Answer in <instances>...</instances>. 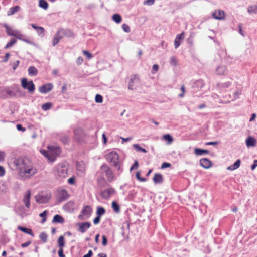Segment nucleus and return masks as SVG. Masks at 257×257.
Instances as JSON below:
<instances>
[{
  "instance_id": "nucleus-43",
  "label": "nucleus",
  "mask_w": 257,
  "mask_h": 257,
  "mask_svg": "<svg viewBox=\"0 0 257 257\" xmlns=\"http://www.w3.org/2000/svg\"><path fill=\"white\" fill-rule=\"evenodd\" d=\"M163 137L164 140L168 141V144H171L173 141V138L169 134L164 135Z\"/></svg>"
},
{
  "instance_id": "nucleus-55",
  "label": "nucleus",
  "mask_w": 257,
  "mask_h": 257,
  "mask_svg": "<svg viewBox=\"0 0 257 257\" xmlns=\"http://www.w3.org/2000/svg\"><path fill=\"white\" fill-rule=\"evenodd\" d=\"M6 157L5 153L3 151H0V162L3 161Z\"/></svg>"
},
{
  "instance_id": "nucleus-20",
  "label": "nucleus",
  "mask_w": 257,
  "mask_h": 257,
  "mask_svg": "<svg viewBox=\"0 0 257 257\" xmlns=\"http://www.w3.org/2000/svg\"><path fill=\"white\" fill-rule=\"evenodd\" d=\"M246 145L247 147H253L255 145L256 140L251 136H249L245 141Z\"/></svg>"
},
{
  "instance_id": "nucleus-9",
  "label": "nucleus",
  "mask_w": 257,
  "mask_h": 257,
  "mask_svg": "<svg viewBox=\"0 0 257 257\" xmlns=\"http://www.w3.org/2000/svg\"><path fill=\"white\" fill-rule=\"evenodd\" d=\"M115 192V191L114 189L110 187L101 191L100 192V195L103 199H108L114 194Z\"/></svg>"
},
{
  "instance_id": "nucleus-28",
  "label": "nucleus",
  "mask_w": 257,
  "mask_h": 257,
  "mask_svg": "<svg viewBox=\"0 0 257 257\" xmlns=\"http://www.w3.org/2000/svg\"><path fill=\"white\" fill-rule=\"evenodd\" d=\"M20 10V7L19 6H16L12 7L10 9L7 13L8 16L14 15L16 13L18 12Z\"/></svg>"
},
{
  "instance_id": "nucleus-11",
  "label": "nucleus",
  "mask_w": 257,
  "mask_h": 257,
  "mask_svg": "<svg viewBox=\"0 0 257 257\" xmlns=\"http://www.w3.org/2000/svg\"><path fill=\"white\" fill-rule=\"evenodd\" d=\"M74 134L75 139L78 141H81L85 137V133L81 128H76L74 130Z\"/></svg>"
},
{
  "instance_id": "nucleus-8",
  "label": "nucleus",
  "mask_w": 257,
  "mask_h": 257,
  "mask_svg": "<svg viewBox=\"0 0 257 257\" xmlns=\"http://www.w3.org/2000/svg\"><path fill=\"white\" fill-rule=\"evenodd\" d=\"M92 212V208L90 206H85L83 207L81 211L80 214L78 216V218L80 220L83 219L84 216H86L87 218H89Z\"/></svg>"
},
{
  "instance_id": "nucleus-10",
  "label": "nucleus",
  "mask_w": 257,
  "mask_h": 257,
  "mask_svg": "<svg viewBox=\"0 0 257 257\" xmlns=\"http://www.w3.org/2000/svg\"><path fill=\"white\" fill-rule=\"evenodd\" d=\"M139 83V79L137 75H135L130 80L128 88L133 90L136 89L137 86Z\"/></svg>"
},
{
  "instance_id": "nucleus-18",
  "label": "nucleus",
  "mask_w": 257,
  "mask_h": 257,
  "mask_svg": "<svg viewBox=\"0 0 257 257\" xmlns=\"http://www.w3.org/2000/svg\"><path fill=\"white\" fill-rule=\"evenodd\" d=\"M63 37L62 36V35L61 34V32H60V30H59L56 34H55L53 39V42L52 45L53 46L56 45L59 42V41L62 39Z\"/></svg>"
},
{
  "instance_id": "nucleus-35",
  "label": "nucleus",
  "mask_w": 257,
  "mask_h": 257,
  "mask_svg": "<svg viewBox=\"0 0 257 257\" xmlns=\"http://www.w3.org/2000/svg\"><path fill=\"white\" fill-rule=\"evenodd\" d=\"M58 245L59 248H63L65 246L64 236H60L58 239Z\"/></svg>"
},
{
  "instance_id": "nucleus-19",
  "label": "nucleus",
  "mask_w": 257,
  "mask_h": 257,
  "mask_svg": "<svg viewBox=\"0 0 257 257\" xmlns=\"http://www.w3.org/2000/svg\"><path fill=\"white\" fill-rule=\"evenodd\" d=\"M200 165L203 168L208 169L211 167V162L207 158H203L200 160Z\"/></svg>"
},
{
  "instance_id": "nucleus-4",
  "label": "nucleus",
  "mask_w": 257,
  "mask_h": 257,
  "mask_svg": "<svg viewBox=\"0 0 257 257\" xmlns=\"http://www.w3.org/2000/svg\"><path fill=\"white\" fill-rule=\"evenodd\" d=\"M20 172L26 176H31L35 175L37 172V170L32 165L29 160V163H27L26 165L24 166Z\"/></svg>"
},
{
  "instance_id": "nucleus-46",
  "label": "nucleus",
  "mask_w": 257,
  "mask_h": 257,
  "mask_svg": "<svg viewBox=\"0 0 257 257\" xmlns=\"http://www.w3.org/2000/svg\"><path fill=\"white\" fill-rule=\"evenodd\" d=\"M170 65L172 66H176L177 64V60L174 56H172L170 58Z\"/></svg>"
},
{
  "instance_id": "nucleus-21",
  "label": "nucleus",
  "mask_w": 257,
  "mask_h": 257,
  "mask_svg": "<svg viewBox=\"0 0 257 257\" xmlns=\"http://www.w3.org/2000/svg\"><path fill=\"white\" fill-rule=\"evenodd\" d=\"M240 164H241L240 160L237 159L233 164L228 166L227 168V170H230V171L234 170L239 167Z\"/></svg>"
},
{
  "instance_id": "nucleus-12",
  "label": "nucleus",
  "mask_w": 257,
  "mask_h": 257,
  "mask_svg": "<svg viewBox=\"0 0 257 257\" xmlns=\"http://www.w3.org/2000/svg\"><path fill=\"white\" fill-rule=\"evenodd\" d=\"M53 85L52 83H47L39 88V91L41 93H47L52 90Z\"/></svg>"
},
{
  "instance_id": "nucleus-39",
  "label": "nucleus",
  "mask_w": 257,
  "mask_h": 257,
  "mask_svg": "<svg viewBox=\"0 0 257 257\" xmlns=\"http://www.w3.org/2000/svg\"><path fill=\"white\" fill-rule=\"evenodd\" d=\"M231 85V82H226L223 83H219L218 84V87L220 88H228Z\"/></svg>"
},
{
  "instance_id": "nucleus-50",
  "label": "nucleus",
  "mask_w": 257,
  "mask_h": 257,
  "mask_svg": "<svg viewBox=\"0 0 257 257\" xmlns=\"http://www.w3.org/2000/svg\"><path fill=\"white\" fill-rule=\"evenodd\" d=\"M136 178L137 179L141 181V182H144V181H146V179L145 178H142V177H140V174L139 172H138L137 173H136Z\"/></svg>"
},
{
  "instance_id": "nucleus-53",
  "label": "nucleus",
  "mask_w": 257,
  "mask_h": 257,
  "mask_svg": "<svg viewBox=\"0 0 257 257\" xmlns=\"http://www.w3.org/2000/svg\"><path fill=\"white\" fill-rule=\"evenodd\" d=\"M139 166L137 160H136L134 163V164L131 166L130 168V171H132L134 169H137Z\"/></svg>"
},
{
  "instance_id": "nucleus-2",
  "label": "nucleus",
  "mask_w": 257,
  "mask_h": 257,
  "mask_svg": "<svg viewBox=\"0 0 257 257\" xmlns=\"http://www.w3.org/2000/svg\"><path fill=\"white\" fill-rule=\"evenodd\" d=\"M29 163V159L23 157H15L13 159L12 165L14 167V169L19 170V171L24 165H26Z\"/></svg>"
},
{
  "instance_id": "nucleus-42",
  "label": "nucleus",
  "mask_w": 257,
  "mask_h": 257,
  "mask_svg": "<svg viewBox=\"0 0 257 257\" xmlns=\"http://www.w3.org/2000/svg\"><path fill=\"white\" fill-rule=\"evenodd\" d=\"M39 238L43 242H46L47 239V235L45 232H42L40 234Z\"/></svg>"
},
{
  "instance_id": "nucleus-57",
  "label": "nucleus",
  "mask_w": 257,
  "mask_h": 257,
  "mask_svg": "<svg viewBox=\"0 0 257 257\" xmlns=\"http://www.w3.org/2000/svg\"><path fill=\"white\" fill-rule=\"evenodd\" d=\"M184 33L182 32L181 34L177 35L176 38L179 40H182L184 39Z\"/></svg>"
},
{
  "instance_id": "nucleus-24",
  "label": "nucleus",
  "mask_w": 257,
  "mask_h": 257,
  "mask_svg": "<svg viewBox=\"0 0 257 257\" xmlns=\"http://www.w3.org/2000/svg\"><path fill=\"white\" fill-rule=\"evenodd\" d=\"M65 222L64 219L60 215H55L53 219L52 222L63 224Z\"/></svg>"
},
{
  "instance_id": "nucleus-49",
  "label": "nucleus",
  "mask_w": 257,
  "mask_h": 257,
  "mask_svg": "<svg viewBox=\"0 0 257 257\" xmlns=\"http://www.w3.org/2000/svg\"><path fill=\"white\" fill-rule=\"evenodd\" d=\"M155 0H146L144 2L143 4L145 5L151 6L154 4Z\"/></svg>"
},
{
  "instance_id": "nucleus-60",
  "label": "nucleus",
  "mask_w": 257,
  "mask_h": 257,
  "mask_svg": "<svg viewBox=\"0 0 257 257\" xmlns=\"http://www.w3.org/2000/svg\"><path fill=\"white\" fill-rule=\"evenodd\" d=\"M100 217H101L97 215V216L93 220V223L94 224H97L99 223L100 220Z\"/></svg>"
},
{
  "instance_id": "nucleus-32",
  "label": "nucleus",
  "mask_w": 257,
  "mask_h": 257,
  "mask_svg": "<svg viewBox=\"0 0 257 257\" xmlns=\"http://www.w3.org/2000/svg\"><path fill=\"white\" fill-rule=\"evenodd\" d=\"M247 12L249 14H256L257 13V5H251L248 7Z\"/></svg>"
},
{
  "instance_id": "nucleus-47",
  "label": "nucleus",
  "mask_w": 257,
  "mask_h": 257,
  "mask_svg": "<svg viewBox=\"0 0 257 257\" xmlns=\"http://www.w3.org/2000/svg\"><path fill=\"white\" fill-rule=\"evenodd\" d=\"M61 140L63 144H66L69 141V137L67 136H63L61 137Z\"/></svg>"
},
{
  "instance_id": "nucleus-52",
  "label": "nucleus",
  "mask_w": 257,
  "mask_h": 257,
  "mask_svg": "<svg viewBox=\"0 0 257 257\" xmlns=\"http://www.w3.org/2000/svg\"><path fill=\"white\" fill-rule=\"evenodd\" d=\"M102 244L103 246H106L107 244V238L106 236L105 235H102Z\"/></svg>"
},
{
  "instance_id": "nucleus-40",
  "label": "nucleus",
  "mask_w": 257,
  "mask_h": 257,
  "mask_svg": "<svg viewBox=\"0 0 257 257\" xmlns=\"http://www.w3.org/2000/svg\"><path fill=\"white\" fill-rule=\"evenodd\" d=\"M133 147L138 152H142L143 153L147 152V150L142 148L139 144H134Z\"/></svg>"
},
{
  "instance_id": "nucleus-37",
  "label": "nucleus",
  "mask_w": 257,
  "mask_h": 257,
  "mask_svg": "<svg viewBox=\"0 0 257 257\" xmlns=\"http://www.w3.org/2000/svg\"><path fill=\"white\" fill-rule=\"evenodd\" d=\"M17 42L16 39L11 38L10 41L5 46V49H7L14 45Z\"/></svg>"
},
{
  "instance_id": "nucleus-13",
  "label": "nucleus",
  "mask_w": 257,
  "mask_h": 257,
  "mask_svg": "<svg viewBox=\"0 0 257 257\" xmlns=\"http://www.w3.org/2000/svg\"><path fill=\"white\" fill-rule=\"evenodd\" d=\"M58 197L59 202H63L69 197L67 191L65 189H61L58 194Z\"/></svg>"
},
{
  "instance_id": "nucleus-58",
  "label": "nucleus",
  "mask_w": 257,
  "mask_h": 257,
  "mask_svg": "<svg viewBox=\"0 0 257 257\" xmlns=\"http://www.w3.org/2000/svg\"><path fill=\"white\" fill-rule=\"evenodd\" d=\"M58 255L59 257H65V254L63 253V248H59L58 250Z\"/></svg>"
},
{
  "instance_id": "nucleus-27",
  "label": "nucleus",
  "mask_w": 257,
  "mask_h": 257,
  "mask_svg": "<svg viewBox=\"0 0 257 257\" xmlns=\"http://www.w3.org/2000/svg\"><path fill=\"white\" fill-rule=\"evenodd\" d=\"M60 31L61 32L63 37L65 36L70 37L73 36V33L70 30L61 29Z\"/></svg>"
},
{
  "instance_id": "nucleus-14",
  "label": "nucleus",
  "mask_w": 257,
  "mask_h": 257,
  "mask_svg": "<svg viewBox=\"0 0 257 257\" xmlns=\"http://www.w3.org/2000/svg\"><path fill=\"white\" fill-rule=\"evenodd\" d=\"M79 226L78 230L81 233L85 232L91 226V224L89 222L78 223Z\"/></svg>"
},
{
  "instance_id": "nucleus-61",
  "label": "nucleus",
  "mask_w": 257,
  "mask_h": 257,
  "mask_svg": "<svg viewBox=\"0 0 257 257\" xmlns=\"http://www.w3.org/2000/svg\"><path fill=\"white\" fill-rule=\"evenodd\" d=\"M171 166V164L169 163L164 162L161 165V168L164 169Z\"/></svg>"
},
{
  "instance_id": "nucleus-44",
  "label": "nucleus",
  "mask_w": 257,
  "mask_h": 257,
  "mask_svg": "<svg viewBox=\"0 0 257 257\" xmlns=\"http://www.w3.org/2000/svg\"><path fill=\"white\" fill-rule=\"evenodd\" d=\"M95 100L97 103H102L103 101V97L100 94H96L95 96Z\"/></svg>"
},
{
  "instance_id": "nucleus-48",
  "label": "nucleus",
  "mask_w": 257,
  "mask_h": 257,
  "mask_svg": "<svg viewBox=\"0 0 257 257\" xmlns=\"http://www.w3.org/2000/svg\"><path fill=\"white\" fill-rule=\"evenodd\" d=\"M83 53L84 55L86 56L88 59H90L93 57L92 54L88 51L84 50Z\"/></svg>"
},
{
  "instance_id": "nucleus-25",
  "label": "nucleus",
  "mask_w": 257,
  "mask_h": 257,
  "mask_svg": "<svg viewBox=\"0 0 257 257\" xmlns=\"http://www.w3.org/2000/svg\"><path fill=\"white\" fill-rule=\"evenodd\" d=\"M204 83L202 80H198L194 83L193 87L199 90L204 86Z\"/></svg>"
},
{
  "instance_id": "nucleus-23",
  "label": "nucleus",
  "mask_w": 257,
  "mask_h": 257,
  "mask_svg": "<svg viewBox=\"0 0 257 257\" xmlns=\"http://www.w3.org/2000/svg\"><path fill=\"white\" fill-rule=\"evenodd\" d=\"M216 72L218 75H225L227 73V69L225 66H219L216 70Z\"/></svg>"
},
{
  "instance_id": "nucleus-36",
  "label": "nucleus",
  "mask_w": 257,
  "mask_h": 257,
  "mask_svg": "<svg viewBox=\"0 0 257 257\" xmlns=\"http://www.w3.org/2000/svg\"><path fill=\"white\" fill-rule=\"evenodd\" d=\"M39 6L44 10L48 8V4L45 0H39Z\"/></svg>"
},
{
  "instance_id": "nucleus-63",
  "label": "nucleus",
  "mask_w": 257,
  "mask_h": 257,
  "mask_svg": "<svg viewBox=\"0 0 257 257\" xmlns=\"http://www.w3.org/2000/svg\"><path fill=\"white\" fill-rule=\"evenodd\" d=\"M17 128L18 131H21L22 132H24L26 131V128L22 126L21 124H17Z\"/></svg>"
},
{
  "instance_id": "nucleus-3",
  "label": "nucleus",
  "mask_w": 257,
  "mask_h": 257,
  "mask_svg": "<svg viewBox=\"0 0 257 257\" xmlns=\"http://www.w3.org/2000/svg\"><path fill=\"white\" fill-rule=\"evenodd\" d=\"M68 165L66 162H61L56 166L57 175L59 177L65 178L68 175Z\"/></svg>"
},
{
  "instance_id": "nucleus-38",
  "label": "nucleus",
  "mask_w": 257,
  "mask_h": 257,
  "mask_svg": "<svg viewBox=\"0 0 257 257\" xmlns=\"http://www.w3.org/2000/svg\"><path fill=\"white\" fill-rule=\"evenodd\" d=\"M52 106V103L50 102H48V103H44L42 105V109L44 111H47V110L50 109Z\"/></svg>"
},
{
  "instance_id": "nucleus-51",
  "label": "nucleus",
  "mask_w": 257,
  "mask_h": 257,
  "mask_svg": "<svg viewBox=\"0 0 257 257\" xmlns=\"http://www.w3.org/2000/svg\"><path fill=\"white\" fill-rule=\"evenodd\" d=\"M36 31L38 35L40 36L41 34H43L44 33L45 29L42 27H39Z\"/></svg>"
},
{
  "instance_id": "nucleus-29",
  "label": "nucleus",
  "mask_w": 257,
  "mask_h": 257,
  "mask_svg": "<svg viewBox=\"0 0 257 257\" xmlns=\"http://www.w3.org/2000/svg\"><path fill=\"white\" fill-rule=\"evenodd\" d=\"M28 71L30 76H35L38 74V70L34 66H30Z\"/></svg>"
},
{
  "instance_id": "nucleus-62",
  "label": "nucleus",
  "mask_w": 257,
  "mask_h": 257,
  "mask_svg": "<svg viewBox=\"0 0 257 257\" xmlns=\"http://www.w3.org/2000/svg\"><path fill=\"white\" fill-rule=\"evenodd\" d=\"M180 45V43L179 42V40L175 38L174 41V46L176 49L179 47V46Z\"/></svg>"
},
{
  "instance_id": "nucleus-22",
  "label": "nucleus",
  "mask_w": 257,
  "mask_h": 257,
  "mask_svg": "<svg viewBox=\"0 0 257 257\" xmlns=\"http://www.w3.org/2000/svg\"><path fill=\"white\" fill-rule=\"evenodd\" d=\"M153 180L155 184H160L163 182V176L161 174H155Z\"/></svg>"
},
{
  "instance_id": "nucleus-41",
  "label": "nucleus",
  "mask_w": 257,
  "mask_h": 257,
  "mask_svg": "<svg viewBox=\"0 0 257 257\" xmlns=\"http://www.w3.org/2000/svg\"><path fill=\"white\" fill-rule=\"evenodd\" d=\"M48 213V211L46 210L39 214L40 217L42 218V223H44L46 221V216H47Z\"/></svg>"
},
{
  "instance_id": "nucleus-54",
  "label": "nucleus",
  "mask_w": 257,
  "mask_h": 257,
  "mask_svg": "<svg viewBox=\"0 0 257 257\" xmlns=\"http://www.w3.org/2000/svg\"><path fill=\"white\" fill-rule=\"evenodd\" d=\"M240 94H241V92H240V91H237L235 92L233 94V98H232V100L236 99L238 97V96L240 95Z\"/></svg>"
},
{
  "instance_id": "nucleus-33",
  "label": "nucleus",
  "mask_w": 257,
  "mask_h": 257,
  "mask_svg": "<svg viewBox=\"0 0 257 257\" xmlns=\"http://www.w3.org/2000/svg\"><path fill=\"white\" fill-rule=\"evenodd\" d=\"M106 212L105 209L100 206H98L97 207V211H96V214L97 216H99L101 217L103 215H104Z\"/></svg>"
},
{
  "instance_id": "nucleus-1",
  "label": "nucleus",
  "mask_w": 257,
  "mask_h": 257,
  "mask_svg": "<svg viewBox=\"0 0 257 257\" xmlns=\"http://www.w3.org/2000/svg\"><path fill=\"white\" fill-rule=\"evenodd\" d=\"M99 172L106 176L108 182H112L115 179V175L111 168L106 164H103L100 168Z\"/></svg>"
},
{
  "instance_id": "nucleus-64",
  "label": "nucleus",
  "mask_w": 257,
  "mask_h": 257,
  "mask_svg": "<svg viewBox=\"0 0 257 257\" xmlns=\"http://www.w3.org/2000/svg\"><path fill=\"white\" fill-rule=\"evenodd\" d=\"M10 54L9 53H7L5 54V56L4 57V59L3 60V62H7L9 58Z\"/></svg>"
},
{
  "instance_id": "nucleus-7",
  "label": "nucleus",
  "mask_w": 257,
  "mask_h": 257,
  "mask_svg": "<svg viewBox=\"0 0 257 257\" xmlns=\"http://www.w3.org/2000/svg\"><path fill=\"white\" fill-rule=\"evenodd\" d=\"M21 85L23 88L27 89L29 92H34L35 85L32 81H28L26 78H24L21 80Z\"/></svg>"
},
{
  "instance_id": "nucleus-26",
  "label": "nucleus",
  "mask_w": 257,
  "mask_h": 257,
  "mask_svg": "<svg viewBox=\"0 0 257 257\" xmlns=\"http://www.w3.org/2000/svg\"><path fill=\"white\" fill-rule=\"evenodd\" d=\"M18 229L24 233L30 234L32 236H34V234L31 229L25 228L21 226H18Z\"/></svg>"
},
{
  "instance_id": "nucleus-16",
  "label": "nucleus",
  "mask_w": 257,
  "mask_h": 257,
  "mask_svg": "<svg viewBox=\"0 0 257 257\" xmlns=\"http://www.w3.org/2000/svg\"><path fill=\"white\" fill-rule=\"evenodd\" d=\"M4 27L6 29L7 34L9 36H13L17 37L19 35L20 32L17 30H13L11 27H10L7 24H4Z\"/></svg>"
},
{
  "instance_id": "nucleus-34",
  "label": "nucleus",
  "mask_w": 257,
  "mask_h": 257,
  "mask_svg": "<svg viewBox=\"0 0 257 257\" xmlns=\"http://www.w3.org/2000/svg\"><path fill=\"white\" fill-rule=\"evenodd\" d=\"M112 20L116 23H120L122 21V18L119 14H114L112 17Z\"/></svg>"
},
{
  "instance_id": "nucleus-56",
  "label": "nucleus",
  "mask_w": 257,
  "mask_h": 257,
  "mask_svg": "<svg viewBox=\"0 0 257 257\" xmlns=\"http://www.w3.org/2000/svg\"><path fill=\"white\" fill-rule=\"evenodd\" d=\"M19 63H20V61L19 60H17V61H16L15 62L13 63L12 67H13V70H15L17 69V68L18 67V66L19 65Z\"/></svg>"
},
{
  "instance_id": "nucleus-59",
  "label": "nucleus",
  "mask_w": 257,
  "mask_h": 257,
  "mask_svg": "<svg viewBox=\"0 0 257 257\" xmlns=\"http://www.w3.org/2000/svg\"><path fill=\"white\" fill-rule=\"evenodd\" d=\"M238 28H239V33L240 35H241L242 36L244 37L245 36V35L243 33V30L242 29V24H238Z\"/></svg>"
},
{
  "instance_id": "nucleus-15",
  "label": "nucleus",
  "mask_w": 257,
  "mask_h": 257,
  "mask_svg": "<svg viewBox=\"0 0 257 257\" xmlns=\"http://www.w3.org/2000/svg\"><path fill=\"white\" fill-rule=\"evenodd\" d=\"M212 16L216 20H221L224 19L225 13L223 11L218 10L212 13Z\"/></svg>"
},
{
  "instance_id": "nucleus-5",
  "label": "nucleus",
  "mask_w": 257,
  "mask_h": 257,
  "mask_svg": "<svg viewBox=\"0 0 257 257\" xmlns=\"http://www.w3.org/2000/svg\"><path fill=\"white\" fill-rule=\"evenodd\" d=\"M51 197V194L49 192H42L35 196L36 202L39 204L47 203Z\"/></svg>"
},
{
  "instance_id": "nucleus-30",
  "label": "nucleus",
  "mask_w": 257,
  "mask_h": 257,
  "mask_svg": "<svg viewBox=\"0 0 257 257\" xmlns=\"http://www.w3.org/2000/svg\"><path fill=\"white\" fill-rule=\"evenodd\" d=\"M194 153L197 156H201L204 154H208L209 151L207 150L201 149L199 148H195L194 150Z\"/></svg>"
},
{
  "instance_id": "nucleus-6",
  "label": "nucleus",
  "mask_w": 257,
  "mask_h": 257,
  "mask_svg": "<svg viewBox=\"0 0 257 257\" xmlns=\"http://www.w3.org/2000/svg\"><path fill=\"white\" fill-rule=\"evenodd\" d=\"M106 160L112 166L117 167L119 161V156L117 152L112 151L108 153L105 157Z\"/></svg>"
},
{
  "instance_id": "nucleus-45",
  "label": "nucleus",
  "mask_w": 257,
  "mask_h": 257,
  "mask_svg": "<svg viewBox=\"0 0 257 257\" xmlns=\"http://www.w3.org/2000/svg\"><path fill=\"white\" fill-rule=\"evenodd\" d=\"M122 28L125 32L129 33L131 31L130 26L126 24H123L122 25Z\"/></svg>"
},
{
  "instance_id": "nucleus-17",
  "label": "nucleus",
  "mask_w": 257,
  "mask_h": 257,
  "mask_svg": "<svg viewBox=\"0 0 257 257\" xmlns=\"http://www.w3.org/2000/svg\"><path fill=\"white\" fill-rule=\"evenodd\" d=\"M30 196H31V191L30 190H28L27 191L26 194L24 195L23 201L24 203L25 204V206L29 208L30 206Z\"/></svg>"
},
{
  "instance_id": "nucleus-31",
  "label": "nucleus",
  "mask_w": 257,
  "mask_h": 257,
  "mask_svg": "<svg viewBox=\"0 0 257 257\" xmlns=\"http://www.w3.org/2000/svg\"><path fill=\"white\" fill-rule=\"evenodd\" d=\"M112 208L113 209V211L116 213H118L120 211L119 205L115 201H113L112 203Z\"/></svg>"
}]
</instances>
